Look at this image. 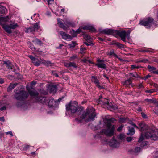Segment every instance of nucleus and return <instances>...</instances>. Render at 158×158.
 Listing matches in <instances>:
<instances>
[{
	"label": "nucleus",
	"instance_id": "nucleus-23",
	"mask_svg": "<svg viewBox=\"0 0 158 158\" xmlns=\"http://www.w3.org/2000/svg\"><path fill=\"white\" fill-rule=\"evenodd\" d=\"M4 63L6 65L8 69L12 70L13 66L10 61H4Z\"/></svg>",
	"mask_w": 158,
	"mask_h": 158
},
{
	"label": "nucleus",
	"instance_id": "nucleus-34",
	"mask_svg": "<svg viewBox=\"0 0 158 158\" xmlns=\"http://www.w3.org/2000/svg\"><path fill=\"white\" fill-rule=\"evenodd\" d=\"M32 42L35 44H36L38 45H41L42 44V41L39 40V39L36 38L34 40L32 41Z\"/></svg>",
	"mask_w": 158,
	"mask_h": 158
},
{
	"label": "nucleus",
	"instance_id": "nucleus-64",
	"mask_svg": "<svg viewBox=\"0 0 158 158\" xmlns=\"http://www.w3.org/2000/svg\"><path fill=\"white\" fill-rule=\"evenodd\" d=\"M6 109V106H3L0 108V110L1 111L5 110Z\"/></svg>",
	"mask_w": 158,
	"mask_h": 158
},
{
	"label": "nucleus",
	"instance_id": "nucleus-36",
	"mask_svg": "<svg viewBox=\"0 0 158 158\" xmlns=\"http://www.w3.org/2000/svg\"><path fill=\"white\" fill-rule=\"evenodd\" d=\"M107 54L109 55H113L114 57H117V55L114 53V51L113 49H111L110 51Z\"/></svg>",
	"mask_w": 158,
	"mask_h": 158
},
{
	"label": "nucleus",
	"instance_id": "nucleus-4",
	"mask_svg": "<svg viewBox=\"0 0 158 158\" xmlns=\"http://www.w3.org/2000/svg\"><path fill=\"white\" fill-rule=\"evenodd\" d=\"M35 101L42 104H45L50 107H52L57 103V101H54L52 98L48 97H41L36 99Z\"/></svg>",
	"mask_w": 158,
	"mask_h": 158
},
{
	"label": "nucleus",
	"instance_id": "nucleus-7",
	"mask_svg": "<svg viewBox=\"0 0 158 158\" xmlns=\"http://www.w3.org/2000/svg\"><path fill=\"white\" fill-rule=\"evenodd\" d=\"M40 26L37 23H35L33 26H30L25 29L24 31L26 33H30L34 31H36L39 29Z\"/></svg>",
	"mask_w": 158,
	"mask_h": 158
},
{
	"label": "nucleus",
	"instance_id": "nucleus-20",
	"mask_svg": "<svg viewBox=\"0 0 158 158\" xmlns=\"http://www.w3.org/2000/svg\"><path fill=\"white\" fill-rule=\"evenodd\" d=\"M147 67L151 72L158 74V70H156V68L150 65H148Z\"/></svg>",
	"mask_w": 158,
	"mask_h": 158
},
{
	"label": "nucleus",
	"instance_id": "nucleus-33",
	"mask_svg": "<svg viewBox=\"0 0 158 158\" xmlns=\"http://www.w3.org/2000/svg\"><path fill=\"white\" fill-rule=\"evenodd\" d=\"M6 11V9L5 7L0 6V14H4Z\"/></svg>",
	"mask_w": 158,
	"mask_h": 158
},
{
	"label": "nucleus",
	"instance_id": "nucleus-47",
	"mask_svg": "<svg viewBox=\"0 0 158 158\" xmlns=\"http://www.w3.org/2000/svg\"><path fill=\"white\" fill-rule=\"evenodd\" d=\"M126 120V119L124 118H121L119 119V121L120 123H124Z\"/></svg>",
	"mask_w": 158,
	"mask_h": 158
},
{
	"label": "nucleus",
	"instance_id": "nucleus-14",
	"mask_svg": "<svg viewBox=\"0 0 158 158\" xmlns=\"http://www.w3.org/2000/svg\"><path fill=\"white\" fill-rule=\"evenodd\" d=\"M60 34L61 35L63 39L70 40H72V37L69 35L66 34L65 32L62 31L60 32Z\"/></svg>",
	"mask_w": 158,
	"mask_h": 158
},
{
	"label": "nucleus",
	"instance_id": "nucleus-42",
	"mask_svg": "<svg viewBox=\"0 0 158 158\" xmlns=\"http://www.w3.org/2000/svg\"><path fill=\"white\" fill-rule=\"evenodd\" d=\"M77 56L76 55H74L70 57L69 59V60L71 61H73L75 59H77Z\"/></svg>",
	"mask_w": 158,
	"mask_h": 158
},
{
	"label": "nucleus",
	"instance_id": "nucleus-39",
	"mask_svg": "<svg viewBox=\"0 0 158 158\" xmlns=\"http://www.w3.org/2000/svg\"><path fill=\"white\" fill-rule=\"evenodd\" d=\"M9 25L10 26L11 29H14L18 27V25L17 24H10Z\"/></svg>",
	"mask_w": 158,
	"mask_h": 158
},
{
	"label": "nucleus",
	"instance_id": "nucleus-1",
	"mask_svg": "<svg viewBox=\"0 0 158 158\" xmlns=\"http://www.w3.org/2000/svg\"><path fill=\"white\" fill-rule=\"evenodd\" d=\"M77 106L78 103L76 101H71L66 105V109L67 111L70 112L72 114L76 113L79 115L82 113L81 116L75 118V122L77 123H81L83 121L87 122L94 120L96 116L94 108H87L82 113V110L78 107Z\"/></svg>",
	"mask_w": 158,
	"mask_h": 158
},
{
	"label": "nucleus",
	"instance_id": "nucleus-37",
	"mask_svg": "<svg viewBox=\"0 0 158 158\" xmlns=\"http://www.w3.org/2000/svg\"><path fill=\"white\" fill-rule=\"evenodd\" d=\"M125 135L123 134H121L118 136V139L121 140H123L125 139Z\"/></svg>",
	"mask_w": 158,
	"mask_h": 158
},
{
	"label": "nucleus",
	"instance_id": "nucleus-30",
	"mask_svg": "<svg viewBox=\"0 0 158 158\" xmlns=\"http://www.w3.org/2000/svg\"><path fill=\"white\" fill-rule=\"evenodd\" d=\"M70 33L71 35V36L72 37V38L73 37H76L77 35V33H76V31H75L73 29H72V30L70 31Z\"/></svg>",
	"mask_w": 158,
	"mask_h": 158
},
{
	"label": "nucleus",
	"instance_id": "nucleus-9",
	"mask_svg": "<svg viewBox=\"0 0 158 158\" xmlns=\"http://www.w3.org/2000/svg\"><path fill=\"white\" fill-rule=\"evenodd\" d=\"M28 57L31 60L32 62L35 66H39L41 64H42V61L43 59L35 58L32 55H29L28 56Z\"/></svg>",
	"mask_w": 158,
	"mask_h": 158
},
{
	"label": "nucleus",
	"instance_id": "nucleus-12",
	"mask_svg": "<svg viewBox=\"0 0 158 158\" xmlns=\"http://www.w3.org/2000/svg\"><path fill=\"white\" fill-rule=\"evenodd\" d=\"M28 92L29 93V94L32 97V98L35 99L34 102H37L35 101L36 99V98H38V97H36L37 96H38L39 94L35 90H31V91L28 90ZM41 97H38V98H40Z\"/></svg>",
	"mask_w": 158,
	"mask_h": 158
},
{
	"label": "nucleus",
	"instance_id": "nucleus-3",
	"mask_svg": "<svg viewBox=\"0 0 158 158\" xmlns=\"http://www.w3.org/2000/svg\"><path fill=\"white\" fill-rule=\"evenodd\" d=\"M115 121V119L113 118L108 119L105 118L103 120L104 123L106 124L107 128V129H103L102 130H100L98 131V133L95 135L94 138L100 137V135L105 134L107 136H113L114 134V131L115 129V127L114 126H111V122Z\"/></svg>",
	"mask_w": 158,
	"mask_h": 158
},
{
	"label": "nucleus",
	"instance_id": "nucleus-18",
	"mask_svg": "<svg viewBox=\"0 0 158 158\" xmlns=\"http://www.w3.org/2000/svg\"><path fill=\"white\" fill-rule=\"evenodd\" d=\"M50 92L51 93H55L57 90V86L55 85H50L48 87Z\"/></svg>",
	"mask_w": 158,
	"mask_h": 158
},
{
	"label": "nucleus",
	"instance_id": "nucleus-10",
	"mask_svg": "<svg viewBox=\"0 0 158 158\" xmlns=\"http://www.w3.org/2000/svg\"><path fill=\"white\" fill-rule=\"evenodd\" d=\"M116 33L121 38V40L123 41H125L126 37L127 36L126 32L125 31H116Z\"/></svg>",
	"mask_w": 158,
	"mask_h": 158
},
{
	"label": "nucleus",
	"instance_id": "nucleus-45",
	"mask_svg": "<svg viewBox=\"0 0 158 158\" xmlns=\"http://www.w3.org/2000/svg\"><path fill=\"white\" fill-rule=\"evenodd\" d=\"M86 48L85 47H84L82 46H81L80 48V52L81 54L84 53L85 52L84 51L85 50Z\"/></svg>",
	"mask_w": 158,
	"mask_h": 158
},
{
	"label": "nucleus",
	"instance_id": "nucleus-56",
	"mask_svg": "<svg viewBox=\"0 0 158 158\" xmlns=\"http://www.w3.org/2000/svg\"><path fill=\"white\" fill-rule=\"evenodd\" d=\"M154 91L153 89H150L149 90H147L145 91V92L148 93H152Z\"/></svg>",
	"mask_w": 158,
	"mask_h": 158
},
{
	"label": "nucleus",
	"instance_id": "nucleus-44",
	"mask_svg": "<svg viewBox=\"0 0 158 158\" xmlns=\"http://www.w3.org/2000/svg\"><path fill=\"white\" fill-rule=\"evenodd\" d=\"M140 143H141V144H140V146L142 148L147 145L148 143L147 142L145 141L143 142V141H142Z\"/></svg>",
	"mask_w": 158,
	"mask_h": 158
},
{
	"label": "nucleus",
	"instance_id": "nucleus-52",
	"mask_svg": "<svg viewBox=\"0 0 158 158\" xmlns=\"http://www.w3.org/2000/svg\"><path fill=\"white\" fill-rule=\"evenodd\" d=\"M106 3V2H105L104 1H100L99 2V4L101 6H104L105 4V3Z\"/></svg>",
	"mask_w": 158,
	"mask_h": 158
},
{
	"label": "nucleus",
	"instance_id": "nucleus-22",
	"mask_svg": "<svg viewBox=\"0 0 158 158\" xmlns=\"http://www.w3.org/2000/svg\"><path fill=\"white\" fill-rule=\"evenodd\" d=\"M57 20L58 21V24L59 25V27L61 28H62L63 30H66V27L61 21L60 19L58 18L57 19Z\"/></svg>",
	"mask_w": 158,
	"mask_h": 158
},
{
	"label": "nucleus",
	"instance_id": "nucleus-28",
	"mask_svg": "<svg viewBox=\"0 0 158 158\" xmlns=\"http://www.w3.org/2000/svg\"><path fill=\"white\" fill-rule=\"evenodd\" d=\"M131 79L130 78L126 80L125 81L123 82L122 83L124 85H125L126 86H128L131 83Z\"/></svg>",
	"mask_w": 158,
	"mask_h": 158
},
{
	"label": "nucleus",
	"instance_id": "nucleus-11",
	"mask_svg": "<svg viewBox=\"0 0 158 158\" xmlns=\"http://www.w3.org/2000/svg\"><path fill=\"white\" fill-rule=\"evenodd\" d=\"M98 104L102 105H108L109 102L106 98H102V96H100L98 100L97 101Z\"/></svg>",
	"mask_w": 158,
	"mask_h": 158
},
{
	"label": "nucleus",
	"instance_id": "nucleus-31",
	"mask_svg": "<svg viewBox=\"0 0 158 158\" xmlns=\"http://www.w3.org/2000/svg\"><path fill=\"white\" fill-rule=\"evenodd\" d=\"M104 126V125L101 123H100L97 126H95L94 128H93V129L95 130H99L101 128L103 127Z\"/></svg>",
	"mask_w": 158,
	"mask_h": 158
},
{
	"label": "nucleus",
	"instance_id": "nucleus-55",
	"mask_svg": "<svg viewBox=\"0 0 158 158\" xmlns=\"http://www.w3.org/2000/svg\"><path fill=\"white\" fill-rule=\"evenodd\" d=\"M97 63H104V60H102L100 59H98L97 60Z\"/></svg>",
	"mask_w": 158,
	"mask_h": 158
},
{
	"label": "nucleus",
	"instance_id": "nucleus-6",
	"mask_svg": "<svg viewBox=\"0 0 158 158\" xmlns=\"http://www.w3.org/2000/svg\"><path fill=\"white\" fill-rule=\"evenodd\" d=\"M28 96V93L25 91L22 90L16 93L15 97L17 100L23 101L27 98Z\"/></svg>",
	"mask_w": 158,
	"mask_h": 158
},
{
	"label": "nucleus",
	"instance_id": "nucleus-57",
	"mask_svg": "<svg viewBox=\"0 0 158 158\" xmlns=\"http://www.w3.org/2000/svg\"><path fill=\"white\" fill-rule=\"evenodd\" d=\"M85 40H90V39L91 37L90 36L88 35H86L85 36Z\"/></svg>",
	"mask_w": 158,
	"mask_h": 158
},
{
	"label": "nucleus",
	"instance_id": "nucleus-54",
	"mask_svg": "<svg viewBox=\"0 0 158 158\" xmlns=\"http://www.w3.org/2000/svg\"><path fill=\"white\" fill-rule=\"evenodd\" d=\"M133 139V137H128L126 138V140L128 142H130Z\"/></svg>",
	"mask_w": 158,
	"mask_h": 158
},
{
	"label": "nucleus",
	"instance_id": "nucleus-35",
	"mask_svg": "<svg viewBox=\"0 0 158 158\" xmlns=\"http://www.w3.org/2000/svg\"><path fill=\"white\" fill-rule=\"evenodd\" d=\"M83 29L85 30H89L90 31H92L93 29L92 26H86L82 27Z\"/></svg>",
	"mask_w": 158,
	"mask_h": 158
},
{
	"label": "nucleus",
	"instance_id": "nucleus-62",
	"mask_svg": "<svg viewBox=\"0 0 158 158\" xmlns=\"http://www.w3.org/2000/svg\"><path fill=\"white\" fill-rule=\"evenodd\" d=\"M6 134L7 135H9V134L10 135L11 137H12L13 136L12 132L11 131H9L7 132L6 133Z\"/></svg>",
	"mask_w": 158,
	"mask_h": 158
},
{
	"label": "nucleus",
	"instance_id": "nucleus-60",
	"mask_svg": "<svg viewBox=\"0 0 158 158\" xmlns=\"http://www.w3.org/2000/svg\"><path fill=\"white\" fill-rule=\"evenodd\" d=\"M137 87L139 89H140L141 88H143L144 87L143 86L142 83H140L137 86Z\"/></svg>",
	"mask_w": 158,
	"mask_h": 158
},
{
	"label": "nucleus",
	"instance_id": "nucleus-2",
	"mask_svg": "<svg viewBox=\"0 0 158 158\" xmlns=\"http://www.w3.org/2000/svg\"><path fill=\"white\" fill-rule=\"evenodd\" d=\"M131 125L136 128L139 129L142 132L146 131L144 134L141 133L140 137L138 141L139 142H141L144 139L143 136L146 139H151L155 140L158 139V136L156 135V132L150 126L143 123H140L139 124V127L134 123H132Z\"/></svg>",
	"mask_w": 158,
	"mask_h": 158
},
{
	"label": "nucleus",
	"instance_id": "nucleus-16",
	"mask_svg": "<svg viewBox=\"0 0 158 158\" xmlns=\"http://www.w3.org/2000/svg\"><path fill=\"white\" fill-rule=\"evenodd\" d=\"M114 31L111 29H106L100 31L101 33L105 34L111 35L114 33Z\"/></svg>",
	"mask_w": 158,
	"mask_h": 158
},
{
	"label": "nucleus",
	"instance_id": "nucleus-25",
	"mask_svg": "<svg viewBox=\"0 0 158 158\" xmlns=\"http://www.w3.org/2000/svg\"><path fill=\"white\" fill-rule=\"evenodd\" d=\"M95 65L99 68L103 69H106V65L104 63H97L95 64Z\"/></svg>",
	"mask_w": 158,
	"mask_h": 158
},
{
	"label": "nucleus",
	"instance_id": "nucleus-19",
	"mask_svg": "<svg viewBox=\"0 0 158 158\" xmlns=\"http://www.w3.org/2000/svg\"><path fill=\"white\" fill-rule=\"evenodd\" d=\"M91 80L92 82H94L96 85L98 87H100L99 85L100 83L98 80L97 79V77L94 76H92L91 77Z\"/></svg>",
	"mask_w": 158,
	"mask_h": 158
},
{
	"label": "nucleus",
	"instance_id": "nucleus-59",
	"mask_svg": "<svg viewBox=\"0 0 158 158\" xmlns=\"http://www.w3.org/2000/svg\"><path fill=\"white\" fill-rule=\"evenodd\" d=\"M131 31L130 30H128L126 33L127 37L128 39L129 38L130 34V33Z\"/></svg>",
	"mask_w": 158,
	"mask_h": 158
},
{
	"label": "nucleus",
	"instance_id": "nucleus-63",
	"mask_svg": "<svg viewBox=\"0 0 158 158\" xmlns=\"http://www.w3.org/2000/svg\"><path fill=\"white\" fill-rule=\"evenodd\" d=\"M123 127V126L122 125L120 126L117 129V131H120L122 130Z\"/></svg>",
	"mask_w": 158,
	"mask_h": 158
},
{
	"label": "nucleus",
	"instance_id": "nucleus-46",
	"mask_svg": "<svg viewBox=\"0 0 158 158\" xmlns=\"http://www.w3.org/2000/svg\"><path fill=\"white\" fill-rule=\"evenodd\" d=\"M76 43L75 42L72 41L71 43L69 44V46L70 47L74 48L76 45Z\"/></svg>",
	"mask_w": 158,
	"mask_h": 158
},
{
	"label": "nucleus",
	"instance_id": "nucleus-13",
	"mask_svg": "<svg viewBox=\"0 0 158 158\" xmlns=\"http://www.w3.org/2000/svg\"><path fill=\"white\" fill-rule=\"evenodd\" d=\"M60 34L61 35L63 39L70 40H72V37L69 35L66 34L65 32L62 31L60 32Z\"/></svg>",
	"mask_w": 158,
	"mask_h": 158
},
{
	"label": "nucleus",
	"instance_id": "nucleus-17",
	"mask_svg": "<svg viewBox=\"0 0 158 158\" xmlns=\"http://www.w3.org/2000/svg\"><path fill=\"white\" fill-rule=\"evenodd\" d=\"M2 27L5 31L9 34L12 33V31L9 25L3 24L2 25Z\"/></svg>",
	"mask_w": 158,
	"mask_h": 158
},
{
	"label": "nucleus",
	"instance_id": "nucleus-21",
	"mask_svg": "<svg viewBox=\"0 0 158 158\" xmlns=\"http://www.w3.org/2000/svg\"><path fill=\"white\" fill-rule=\"evenodd\" d=\"M42 64L47 66H52L54 65V64L52 63L50 61H46L44 59L42 61Z\"/></svg>",
	"mask_w": 158,
	"mask_h": 158
},
{
	"label": "nucleus",
	"instance_id": "nucleus-48",
	"mask_svg": "<svg viewBox=\"0 0 158 158\" xmlns=\"http://www.w3.org/2000/svg\"><path fill=\"white\" fill-rule=\"evenodd\" d=\"M146 101L148 102H152V103H155V102H156V100H153L152 99H145Z\"/></svg>",
	"mask_w": 158,
	"mask_h": 158
},
{
	"label": "nucleus",
	"instance_id": "nucleus-24",
	"mask_svg": "<svg viewBox=\"0 0 158 158\" xmlns=\"http://www.w3.org/2000/svg\"><path fill=\"white\" fill-rule=\"evenodd\" d=\"M128 132L127 133V134L128 135H133L134 134L135 132V130L134 128L130 127H128Z\"/></svg>",
	"mask_w": 158,
	"mask_h": 158
},
{
	"label": "nucleus",
	"instance_id": "nucleus-26",
	"mask_svg": "<svg viewBox=\"0 0 158 158\" xmlns=\"http://www.w3.org/2000/svg\"><path fill=\"white\" fill-rule=\"evenodd\" d=\"M153 50L152 49L150 48H146L145 49H141L139 50V52H152Z\"/></svg>",
	"mask_w": 158,
	"mask_h": 158
},
{
	"label": "nucleus",
	"instance_id": "nucleus-27",
	"mask_svg": "<svg viewBox=\"0 0 158 158\" xmlns=\"http://www.w3.org/2000/svg\"><path fill=\"white\" fill-rule=\"evenodd\" d=\"M17 84H10L7 88V91L10 92L12 90L16 85Z\"/></svg>",
	"mask_w": 158,
	"mask_h": 158
},
{
	"label": "nucleus",
	"instance_id": "nucleus-8",
	"mask_svg": "<svg viewBox=\"0 0 158 158\" xmlns=\"http://www.w3.org/2000/svg\"><path fill=\"white\" fill-rule=\"evenodd\" d=\"M108 144L111 147L113 148H116L119 147L120 142L113 137L108 143Z\"/></svg>",
	"mask_w": 158,
	"mask_h": 158
},
{
	"label": "nucleus",
	"instance_id": "nucleus-41",
	"mask_svg": "<svg viewBox=\"0 0 158 158\" xmlns=\"http://www.w3.org/2000/svg\"><path fill=\"white\" fill-rule=\"evenodd\" d=\"M114 44H115L119 48H123V45L118 42H116L114 43Z\"/></svg>",
	"mask_w": 158,
	"mask_h": 158
},
{
	"label": "nucleus",
	"instance_id": "nucleus-29",
	"mask_svg": "<svg viewBox=\"0 0 158 158\" xmlns=\"http://www.w3.org/2000/svg\"><path fill=\"white\" fill-rule=\"evenodd\" d=\"M0 20L5 22H7L9 20V18L8 16L4 17H0Z\"/></svg>",
	"mask_w": 158,
	"mask_h": 158
},
{
	"label": "nucleus",
	"instance_id": "nucleus-50",
	"mask_svg": "<svg viewBox=\"0 0 158 158\" xmlns=\"http://www.w3.org/2000/svg\"><path fill=\"white\" fill-rule=\"evenodd\" d=\"M82 27H79L78 29L76 30V31L77 33V34L80 33L81 32H82Z\"/></svg>",
	"mask_w": 158,
	"mask_h": 158
},
{
	"label": "nucleus",
	"instance_id": "nucleus-51",
	"mask_svg": "<svg viewBox=\"0 0 158 158\" xmlns=\"http://www.w3.org/2000/svg\"><path fill=\"white\" fill-rule=\"evenodd\" d=\"M71 64H70V67H73L74 68H77V66L76 64L74 62H70Z\"/></svg>",
	"mask_w": 158,
	"mask_h": 158
},
{
	"label": "nucleus",
	"instance_id": "nucleus-15",
	"mask_svg": "<svg viewBox=\"0 0 158 158\" xmlns=\"http://www.w3.org/2000/svg\"><path fill=\"white\" fill-rule=\"evenodd\" d=\"M64 22L65 25V26L66 27V29L69 27H73L75 26L73 22L70 21L68 19H65Z\"/></svg>",
	"mask_w": 158,
	"mask_h": 158
},
{
	"label": "nucleus",
	"instance_id": "nucleus-43",
	"mask_svg": "<svg viewBox=\"0 0 158 158\" xmlns=\"http://www.w3.org/2000/svg\"><path fill=\"white\" fill-rule=\"evenodd\" d=\"M141 149L140 147H136L135 149L134 152L135 153H138L141 151Z\"/></svg>",
	"mask_w": 158,
	"mask_h": 158
},
{
	"label": "nucleus",
	"instance_id": "nucleus-38",
	"mask_svg": "<svg viewBox=\"0 0 158 158\" xmlns=\"http://www.w3.org/2000/svg\"><path fill=\"white\" fill-rule=\"evenodd\" d=\"M25 105V104L22 102H19L16 104V106L18 107H21Z\"/></svg>",
	"mask_w": 158,
	"mask_h": 158
},
{
	"label": "nucleus",
	"instance_id": "nucleus-49",
	"mask_svg": "<svg viewBox=\"0 0 158 158\" xmlns=\"http://www.w3.org/2000/svg\"><path fill=\"white\" fill-rule=\"evenodd\" d=\"M29 47L33 51H35V47L31 43L29 44Z\"/></svg>",
	"mask_w": 158,
	"mask_h": 158
},
{
	"label": "nucleus",
	"instance_id": "nucleus-53",
	"mask_svg": "<svg viewBox=\"0 0 158 158\" xmlns=\"http://www.w3.org/2000/svg\"><path fill=\"white\" fill-rule=\"evenodd\" d=\"M82 61H83L85 63H87V62H88L90 63L93 64V63L91 62V61L90 60H88L86 59H84L82 60Z\"/></svg>",
	"mask_w": 158,
	"mask_h": 158
},
{
	"label": "nucleus",
	"instance_id": "nucleus-32",
	"mask_svg": "<svg viewBox=\"0 0 158 158\" xmlns=\"http://www.w3.org/2000/svg\"><path fill=\"white\" fill-rule=\"evenodd\" d=\"M108 108L111 111L118 109V107L116 105H112L111 106H109Z\"/></svg>",
	"mask_w": 158,
	"mask_h": 158
},
{
	"label": "nucleus",
	"instance_id": "nucleus-5",
	"mask_svg": "<svg viewBox=\"0 0 158 158\" xmlns=\"http://www.w3.org/2000/svg\"><path fill=\"white\" fill-rule=\"evenodd\" d=\"M156 22L154 21V20L152 17H148L144 18L142 20L140 21L139 24L141 25L146 26V28H148L152 25H156Z\"/></svg>",
	"mask_w": 158,
	"mask_h": 158
},
{
	"label": "nucleus",
	"instance_id": "nucleus-58",
	"mask_svg": "<svg viewBox=\"0 0 158 158\" xmlns=\"http://www.w3.org/2000/svg\"><path fill=\"white\" fill-rule=\"evenodd\" d=\"M148 61V60L145 59L141 60L139 61V62L146 63Z\"/></svg>",
	"mask_w": 158,
	"mask_h": 158
},
{
	"label": "nucleus",
	"instance_id": "nucleus-61",
	"mask_svg": "<svg viewBox=\"0 0 158 158\" xmlns=\"http://www.w3.org/2000/svg\"><path fill=\"white\" fill-rule=\"evenodd\" d=\"M53 1H48L47 4L48 5L50 6L53 2Z\"/></svg>",
	"mask_w": 158,
	"mask_h": 158
},
{
	"label": "nucleus",
	"instance_id": "nucleus-40",
	"mask_svg": "<svg viewBox=\"0 0 158 158\" xmlns=\"http://www.w3.org/2000/svg\"><path fill=\"white\" fill-rule=\"evenodd\" d=\"M130 76L135 78H139V76L135 73H131L130 74Z\"/></svg>",
	"mask_w": 158,
	"mask_h": 158
}]
</instances>
